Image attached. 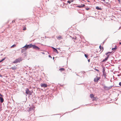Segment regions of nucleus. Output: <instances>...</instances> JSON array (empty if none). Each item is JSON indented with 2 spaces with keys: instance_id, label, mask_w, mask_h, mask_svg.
Returning a JSON list of instances; mask_svg holds the SVG:
<instances>
[{
  "instance_id": "22",
  "label": "nucleus",
  "mask_w": 121,
  "mask_h": 121,
  "mask_svg": "<svg viewBox=\"0 0 121 121\" xmlns=\"http://www.w3.org/2000/svg\"><path fill=\"white\" fill-rule=\"evenodd\" d=\"M33 108H29V111H31L32 110H33Z\"/></svg>"
},
{
  "instance_id": "29",
  "label": "nucleus",
  "mask_w": 121,
  "mask_h": 121,
  "mask_svg": "<svg viewBox=\"0 0 121 121\" xmlns=\"http://www.w3.org/2000/svg\"><path fill=\"white\" fill-rule=\"evenodd\" d=\"M0 96L1 97H3V95H1L0 93Z\"/></svg>"
},
{
  "instance_id": "34",
  "label": "nucleus",
  "mask_w": 121,
  "mask_h": 121,
  "mask_svg": "<svg viewBox=\"0 0 121 121\" xmlns=\"http://www.w3.org/2000/svg\"><path fill=\"white\" fill-rule=\"evenodd\" d=\"M0 76L2 77V76L0 74Z\"/></svg>"
},
{
  "instance_id": "25",
  "label": "nucleus",
  "mask_w": 121,
  "mask_h": 121,
  "mask_svg": "<svg viewBox=\"0 0 121 121\" xmlns=\"http://www.w3.org/2000/svg\"><path fill=\"white\" fill-rule=\"evenodd\" d=\"M103 75H104V78H106V75L105 74H103Z\"/></svg>"
},
{
  "instance_id": "30",
  "label": "nucleus",
  "mask_w": 121,
  "mask_h": 121,
  "mask_svg": "<svg viewBox=\"0 0 121 121\" xmlns=\"http://www.w3.org/2000/svg\"><path fill=\"white\" fill-rule=\"evenodd\" d=\"M105 71V70H104L103 69V74H104V72Z\"/></svg>"
},
{
  "instance_id": "8",
  "label": "nucleus",
  "mask_w": 121,
  "mask_h": 121,
  "mask_svg": "<svg viewBox=\"0 0 121 121\" xmlns=\"http://www.w3.org/2000/svg\"><path fill=\"white\" fill-rule=\"evenodd\" d=\"M47 86V84H45L41 83V86L42 87H46Z\"/></svg>"
},
{
  "instance_id": "24",
  "label": "nucleus",
  "mask_w": 121,
  "mask_h": 121,
  "mask_svg": "<svg viewBox=\"0 0 121 121\" xmlns=\"http://www.w3.org/2000/svg\"><path fill=\"white\" fill-rule=\"evenodd\" d=\"M84 55H85V57L86 58H87V57L88 56V55H87V54H84Z\"/></svg>"
},
{
  "instance_id": "39",
  "label": "nucleus",
  "mask_w": 121,
  "mask_h": 121,
  "mask_svg": "<svg viewBox=\"0 0 121 121\" xmlns=\"http://www.w3.org/2000/svg\"><path fill=\"white\" fill-rule=\"evenodd\" d=\"M103 1H105V0H103Z\"/></svg>"
},
{
  "instance_id": "21",
  "label": "nucleus",
  "mask_w": 121,
  "mask_h": 121,
  "mask_svg": "<svg viewBox=\"0 0 121 121\" xmlns=\"http://www.w3.org/2000/svg\"><path fill=\"white\" fill-rule=\"evenodd\" d=\"M61 38H62V37L60 35H59L58 36V39H61Z\"/></svg>"
},
{
  "instance_id": "36",
  "label": "nucleus",
  "mask_w": 121,
  "mask_h": 121,
  "mask_svg": "<svg viewBox=\"0 0 121 121\" xmlns=\"http://www.w3.org/2000/svg\"><path fill=\"white\" fill-rule=\"evenodd\" d=\"M111 52H108L107 53H111Z\"/></svg>"
},
{
  "instance_id": "17",
  "label": "nucleus",
  "mask_w": 121,
  "mask_h": 121,
  "mask_svg": "<svg viewBox=\"0 0 121 121\" xmlns=\"http://www.w3.org/2000/svg\"><path fill=\"white\" fill-rule=\"evenodd\" d=\"M96 8L98 10H101L102 9L101 8H99L98 6H97L96 7Z\"/></svg>"
},
{
  "instance_id": "2",
  "label": "nucleus",
  "mask_w": 121,
  "mask_h": 121,
  "mask_svg": "<svg viewBox=\"0 0 121 121\" xmlns=\"http://www.w3.org/2000/svg\"><path fill=\"white\" fill-rule=\"evenodd\" d=\"M108 53H105L104 55V57H105V58L103 59L102 61V62H104L107 61L108 59L109 56V55L108 54Z\"/></svg>"
},
{
  "instance_id": "28",
  "label": "nucleus",
  "mask_w": 121,
  "mask_h": 121,
  "mask_svg": "<svg viewBox=\"0 0 121 121\" xmlns=\"http://www.w3.org/2000/svg\"><path fill=\"white\" fill-rule=\"evenodd\" d=\"M48 56L49 57L51 58V59L52 58V57L50 55H49Z\"/></svg>"
},
{
  "instance_id": "33",
  "label": "nucleus",
  "mask_w": 121,
  "mask_h": 121,
  "mask_svg": "<svg viewBox=\"0 0 121 121\" xmlns=\"http://www.w3.org/2000/svg\"><path fill=\"white\" fill-rule=\"evenodd\" d=\"M76 75H77V76H79V75H78L77 74H76Z\"/></svg>"
},
{
  "instance_id": "13",
  "label": "nucleus",
  "mask_w": 121,
  "mask_h": 121,
  "mask_svg": "<svg viewBox=\"0 0 121 121\" xmlns=\"http://www.w3.org/2000/svg\"><path fill=\"white\" fill-rule=\"evenodd\" d=\"M52 48L53 49V50L55 52L58 53L57 50L56 49L54 48L53 47H52Z\"/></svg>"
},
{
  "instance_id": "19",
  "label": "nucleus",
  "mask_w": 121,
  "mask_h": 121,
  "mask_svg": "<svg viewBox=\"0 0 121 121\" xmlns=\"http://www.w3.org/2000/svg\"><path fill=\"white\" fill-rule=\"evenodd\" d=\"M16 46V45L15 44H14L11 46V48H13L15 47Z\"/></svg>"
},
{
  "instance_id": "38",
  "label": "nucleus",
  "mask_w": 121,
  "mask_h": 121,
  "mask_svg": "<svg viewBox=\"0 0 121 121\" xmlns=\"http://www.w3.org/2000/svg\"><path fill=\"white\" fill-rule=\"evenodd\" d=\"M25 54H26V53H24Z\"/></svg>"
},
{
  "instance_id": "11",
  "label": "nucleus",
  "mask_w": 121,
  "mask_h": 121,
  "mask_svg": "<svg viewBox=\"0 0 121 121\" xmlns=\"http://www.w3.org/2000/svg\"><path fill=\"white\" fill-rule=\"evenodd\" d=\"M4 101V100L3 98L0 96V102L2 103Z\"/></svg>"
},
{
  "instance_id": "35",
  "label": "nucleus",
  "mask_w": 121,
  "mask_h": 121,
  "mask_svg": "<svg viewBox=\"0 0 121 121\" xmlns=\"http://www.w3.org/2000/svg\"><path fill=\"white\" fill-rule=\"evenodd\" d=\"M119 43H120V44H121V42H120Z\"/></svg>"
},
{
  "instance_id": "7",
  "label": "nucleus",
  "mask_w": 121,
  "mask_h": 121,
  "mask_svg": "<svg viewBox=\"0 0 121 121\" xmlns=\"http://www.w3.org/2000/svg\"><path fill=\"white\" fill-rule=\"evenodd\" d=\"M113 86H110L109 87H108L106 86H104V89H107V90H109Z\"/></svg>"
},
{
  "instance_id": "23",
  "label": "nucleus",
  "mask_w": 121,
  "mask_h": 121,
  "mask_svg": "<svg viewBox=\"0 0 121 121\" xmlns=\"http://www.w3.org/2000/svg\"><path fill=\"white\" fill-rule=\"evenodd\" d=\"M26 30V27H24L23 28V30Z\"/></svg>"
},
{
  "instance_id": "16",
  "label": "nucleus",
  "mask_w": 121,
  "mask_h": 121,
  "mask_svg": "<svg viewBox=\"0 0 121 121\" xmlns=\"http://www.w3.org/2000/svg\"><path fill=\"white\" fill-rule=\"evenodd\" d=\"M85 6V4H82L81 6H78L77 7L79 8H81V7H84Z\"/></svg>"
},
{
  "instance_id": "1",
  "label": "nucleus",
  "mask_w": 121,
  "mask_h": 121,
  "mask_svg": "<svg viewBox=\"0 0 121 121\" xmlns=\"http://www.w3.org/2000/svg\"><path fill=\"white\" fill-rule=\"evenodd\" d=\"M32 48H33L37 50H39V48L37 46L35 45H33L32 43L29 45L26 44L25 46L23 47L22 51H25L27 49Z\"/></svg>"
},
{
  "instance_id": "3",
  "label": "nucleus",
  "mask_w": 121,
  "mask_h": 121,
  "mask_svg": "<svg viewBox=\"0 0 121 121\" xmlns=\"http://www.w3.org/2000/svg\"><path fill=\"white\" fill-rule=\"evenodd\" d=\"M108 53H105L104 55V57H105V58L103 59L102 61V62H104L107 61L108 59L109 56V55L108 54Z\"/></svg>"
},
{
  "instance_id": "5",
  "label": "nucleus",
  "mask_w": 121,
  "mask_h": 121,
  "mask_svg": "<svg viewBox=\"0 0 121 121\" xmlns=\"http://www.w3.org/2000/svg\"><path fill=\"white\" fill-rule=\"evenodd\" d=\"M26 93L27 95H32V93L31 92L29 91V90L27 88L26 90Z\"/></svg>"
},
{
  "instance_id": "9",
  "label": "nucleus",
  "mask_w": 121,
  "mask_h": 121,
  "mask_svg": "<svg viewBox=\"0 0 121 121\" xmlns=\"http://www.w3.org/2000/svg\"><path fill=\"white\" fill-rule=\"evenodd\" d=\"M99 48L100 50V51H101V52H101L103 50V48L101 46V45H100L99 46Z\"/></svg>"
},
{
  "instance_id": "40",
  "label": "nucleus",
  "mask_w": 121,
  "mask_h": 121,
  "mask_svg": "<svg viewBox=\"0 0 121 121\" xmlns=\"http://www.w3.org/2000/svg\"><path fill=\"white\" fill-rule=\"evenodd\" d=\"M88 9H87V10H88Z\"/></svg>"
},
{
  "instance_id": "15",
  "label": "nucleus",
  "mask_w": 121,
  "mask_h": 121,
  "mask_svg": "<svg viewBox=\"0 0 121 121\" xmlns=\"http://www.w3.org/2000/svg\"><path fill=\"white\" fill-rule=\"evenodd\" d=\"M90 97L91 98H92L94 97V95L93 94H91L90 95Z\"/></svg>"
},
{
  "instance_id": "4",
  "label": "nucleus",
  "mask_w": 121,
  "mask_h": 121,
  "mask_svg": "<svg viewBox=\"0 0 121 121\" xmlns=\"http://www.w3.org/2000/svg\"><path fill=\"white\" fill-rule=\"evenodd\" d=\"M22 58H19L16 59L13 62V63H17L18 62H20L21 61H22Z\"/></svg>"
},
{
  "instance_id": "18",
  "label": "nucleus",
  "mask_w": 121,
  "mask_h": 121,
  "mask_svg": "<svg viewBox=\"0 0 121 121\" xmlns=\"http://www.w3.org/2000/svg\"><path fill=\"white\" fill-rule=\"evenodd\" d=\"M65 70L63 68H61L59 69V70H60L61 71H64Z\"/></svg>"
},
{
  "instance_id": "10",
  "label": "nucleus",
  "mask_w": 121,
  "mask_h": 121,
  "mask_svg": "<svg viewBox=\"0 0 121 121\" xmlns=\"http://www.w3.org/2000/svg\"><path fill=\"white\" fill-rule=\"evenodd\" d=\"M17 67L15 66H14L13 67H11L10 69H12L13 70H15L17 69Z\"/></svg>"
},
{
  "instance_id": "20",
  "label": "nucleus",
  "mask_w": 121,
  "mask_h": 121,
  "mask_svg": "<svg viewBox=\"0 0 121 121\" xmlns=\"http://www.w3.org/2000/svg\"><path fill=\"white\" fill-rule=\"evenodd\" d=\"M5 58H4L3 59L1 60L0 61V63L2 62V61L4 60L5 59Z\"/></svg>"
},
{
  "instance_id": "37",
  "label": "nucleus",
  "mask_w": 121,
  "mask_h": 121,
  "mask_svg": "<svg viewBox=\"0 0 121 121\" xmlns=\"http://www.w3.org/2000/svg\"><path fill=\"white\" fill-rule=\"evenodd\" d=\"M54 57H53V59H54Z\"/></svg>"
},
{
  "instance_id": "27",
  "label": "nucleus",
  "mask_w": 121,
  "mask_h": 121,
  "mask_svg": "<svg viewBox=\"0 0 121 121\" xmlns=\"http://www.w3.org/2000/svg\"><path fill=\"white\" fill-rule=\"evenodd\" d=\"M15 22V20H13V21H12V23H13V22Z\"/></svg>"
},
{
  "instance_id": "12",
  "label": "nucleus",
  "mask_w": 121,
  "mask_h": 121,
  "mask_svg": "<svg viewBox=\"0 0 121 121\" xmlns=\"http://www.w3.org/2000/svg\"><path fill=\"white\" fill-rule=\"evenodd\" d=\"M117 47L116 46H115V47L114 48H112V50L113 51H114V52H115V50L117 49ZM114 52V51H113Z\"/></svg>"
},
{
  "instance_id": "32",
  "label": "nucleus",
  "mask_w": 121,
  "mask_h": 121,
  "mask_svg": "<svg viewBox=\"0 0 121 121\" xmlns=\"http://www.w3.org/2000/svg\"><path fill=\"white\" fill-rule=\"evenodd\" d=\"M96 71H99V70L97 69H96Z\"/></svg>"
},
{
  "instance_id": "31",
  "label": "nucleus",
  "mask_w": 121,
  "mask_h": 121,
  "mask_svg": "<svg viewBox=\"0 0 121 121\" xmlns=\"http://www.w3.org/2000/svg\"><path fill=\"white\" fill-rule=\"evenodd\" d=\"M88 62H89L90 61V59H88Z\"/></svg>"
},
{
  "instance_id": "26",
  "label": "nucleus",
  "mask_w": 121,
  "mask_h": 121,
  "mask_svg": "<svg viewBox=\"0 0 121 121\" xmlns=\"http://www.w3.org/2000/svg\"><path fill=\"white\" fill-rule=\"evenodd\" d=\"M119 85L120 86H121V82H120L119 83Z\"/></svg>"
},
{
  "instance_id": "14",
  "label": "nucleus",
  "mask_w": 121,
  "mask_h": 121,
  "mask_svg": "<svg viewBox=\"0 0 121 121\" xmlns=\"http://www.w3.org/2000/svg\"><path fill=\"white\" fill-rule=\"evenodd\" d=\"M73 0H68L67 1V3H69V4H70L71 2H73Z\"/></svg>"
},
{
  "instance_id": "6",
  "label": "nucleus",
  "mask_w": 121,
  "mask_h": 121,
  "mask_svg": "<svg viewBox=\"0 0 121 121\" xmlns=\"http://www.w3.org/2000/svg\"><path fill=\"white\" fill-rule=\"evenodd\" d=\"M100 78V77H96V78H95L94 79V81L95 82H97Z\"/></svg>"
}]
</instances>
